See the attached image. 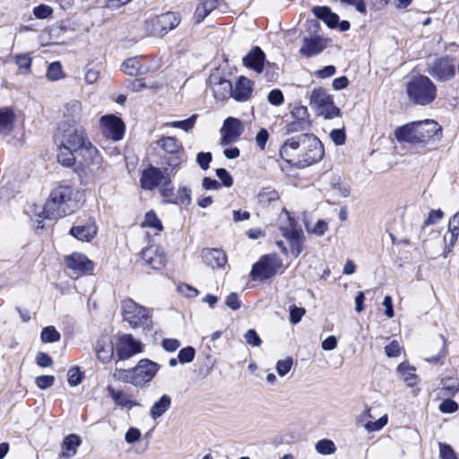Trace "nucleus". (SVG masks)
<instances>
[{"label": "nucleus", "instance_id": "1", "mask_svg": "<svg viewBox=\"0 0 459 459\" xmlns=\"http://www.w3.org/2000/svg\"><path fill=\"white\" fill-rule=\"evenodd\" d=\"M443 129L433 119L419 120L407 123L394 131L398 142H405L413 145L426 146L440 141Z\"/></svg>", "mask_w": 459, "mask_h": 459}, {"label": "nucleus", "instance_id": "2", "mask_svg": "<svg viewBox=\"0 0 459 459\" xmlns=\"http://www.w3.org/2000/svg\"><path fill=\"white\" fill-rule=\"evenodd\" d=\"M78 206L74 189L67 185H59L50 193L43 207V217L56 220L71 214Z\"/></svg>", "mask_w": 459, "mask_h": 459}, {"label": "nucleus", "instance_id": "3", "mask_svg": "<svg viewBox=\"0 0 459 459\" xmlns=\"http://www.w3.org/2000/svg\"><path fill=\"white\" fill-rule=\"evenodd\" d=\"M409 99L415 104L426 106L430 104L437 95V87L426 75L412 76L406 85Z\"/></svg>", "mask_w": 459, "mask_h": 459}, {"label": "nucleus", "instance_id": "4", "mask_svg": "<svg viewBox=\"0 0 459 459\" xmlns=\"http://www.w3.org/2000/svg\"><path fill=\"white\" fill-rule=\"evenodd\" d=\"M60 143L75 152H81L91 141L85 129L75 123L63 122L59 126Z\"/></svg>", "mask_w": 459, "mask_h": 459}, {"label": "nucleus", "instance_id": "5", "mask_svg": "<svg viewBox=\"0 0 459 459\" xmlns=\"http://www.w3.org/2000/svg\"><path fill=\"white\" fill-rule=\"evenodd\" d=\"M309 105L317 116L326 119H332L340 116V109L333 100V98L323 88L314 89L309 96Z\"/></svg>", "mask_w": 459, "mask_h": 459}, {"label": "nucleus", "instance_id": "6", "mask_svg": "<svg viewBox=\"0 0 459 459\" xmlns=\"http://www.w3.org/2000/svg\"><path fill=\"white\" fill-rule=\"evenodd\" d=\"M179 23V15L177 13L168 12L148 18L144 22V30L148 35L162 37L178 27Z\"/></svg>", "mask_w": 459, "mask_h": 459}, {"label": "nucleus", "instance_id": "7", "mask_svg": "<svg viewBox=\"0 0 459 459\" xmlns=\"http://www.w3.org/2000/svg\"><path fill=\"white\" fill-rule=\"evenodd\" d=\"M303 146L299 152L298 166L304 168L322 160L325 149L322 143L314 135L302 134Z\"/></svg>", "mask_w": 459, "mask_h": 459}, {"label": "nucleus", "instance_id": "8", "mask_svg": "<svg viewBox=\"0 0 459 459\" xmlns=\"http://www.w3.org/2000/svg\"><path fill=\"white\" fill-rule=\"evenodd\" d=\"M125 321L134 329L148 325L151 319L148 308L137 304L132 299H126L121 304Z\"/></svg>", "mask_w": 459, "mask_h": 459}, {"label": "nucleus", "instance_id": "9", "mask_svg": "<svg viewBox=\"0 0 459 459\" xmlns=\"http://www.w3.org/2000/svg\"><path fill=\"white\" fill-rule=\"evenodd\" d=\"M285 219L287 225L280 227L281 235L288 241L290 246V255L297 258L303 251L305 236L301 230L296 228V221L289 212H286Z\"/></svg>", "mask_w": 459, "mask_h": 459}, {"label": "nucleus", "instance_id": "10", "mask_svg": "<svg viewBox=\"0 0 459 459\" xmlns=\"http://www.w3.org/2000/svg\"><path fill=\"white\" fill-rule=\"evenodd\" d=\"M281 268L282 262L277 255H264L253 264L251 276L253 280H267L273 277Z\"/></svg>", "mask_w": 459, "mask_h": 459}, {"label": "nucleus", "instance_id": "11", "mask_svg": "<svg viewBox=\"0 0 459 459\" xmlns=\"http://www.w3.org/2000/svg\"><path fill=\"white\" fill-rule=\"evenodd\" d=\"M427 72L437 81H449L455 74L454 60L448 56L437 57L428 65Z\"/></svg>", "mask_w": 459, "mask_h": 459}, {"label": "nucleus", "instance_id": "12", "mask_svg": "<svg viewBox=\"0 0 459 459\" xmlns=\"http://www.w3.org/2000/svg\"><path fill=\"white\" fill-rule=\"evenodd\" d=\"M100 126L102 134L113 141H119L125 134L126 126L121 118L115 115H106L100 117Z\"/></svg>", "mask_w": 459, "mask_h": 459}, {"label": "nucleus", "instance_id": "13", "mask_svg": "<svg viewBox=\"0 0 459 459\" xmlns=\"http://www.w3.org/2000/svg\"><path fill=\"white\" fill-rule=\"evenodd\" d=\"M243 132V123L236 117H228L224 119L223 125L220 130L221 144L226 146L237 142Z\"/></svg>", "mask_w": 459, "mask_h": 459}, {"label": "nucleus", "instance_id": "14", "mask_svg": "<svg viewBox=\"0 0 459 459\" xmlns=\"http://www.w3.org/2000/svg\"><path fill=\"white\" fill-rule=\"evenodd\" d=\"M160 369V365L148 359H141L138 364L133 368L135 387H142L151 382Z\"/></svg>", "mask_w": 459, "mask_h": 459}, {"label": "nucleus", "instance_id": "15", "mask_svg": "<svg viewBox=\"0 0 459 459\" xmlns=\"http://www.w3.org/2000/svg\"><path fill=\"white\" fill-rule=\"evenodd\" d=\"M143 343L132 334L124 333L117 343V354L120 359H127L143 351Z\"/></svg>", "mask_w": 459, "mask_h": 459}, {"label": "nucleus", "instance_id": "16", "mask_svg": "<svg viewBox=\"0 0 459 459\" xmlns=\"http://www.w3.org/2000/svg\"><path fill=\"white\" fill-rule=\"evenodd\" d=\"M291 121L287 124L288 133L305 131L310 128L309 113L305 106H297L290 112Z\"/></svg>", "mask_w": 459, "mask_h": 459}, {"label": "nucleus", "instance_id": "17", "mask_svg": "<svg viewBox=\"0 0 459 459\" xmlns=\"http://www.w3.org/2000/svg\"><path fill=\"white\" fill-rule=\"evenodd\" d=\"M83 160V165L92 174H97L102 169V157L100 151L90 142L79 152Z\"/></svg>", "mask_w": 459, "mask_h": 459}, {"label": "nucleus", "instance_id": "18", "mask_svg": "<svg viewBox=\"0 0 459 459\" xmlns=\"http://www.w3.org/2000/svg\"><path fill=\"white\" fill-rule=\"evenodd\" d=\"M66 266L78 275L90 273L94 269V263L85 255L74 252L65 259Z\"/></svg>", "mask_w": 459, "mask_h": 459}, {"label": "nucleus", "instance_id": "19", "mask_svg": "<svg viewBox=\"0 0 459 459\" xmlns=\"http://www.w3.org/2000/svg\"><path fill=\"white\" fill-rule=\"evenodd\" d=\"M141 255L143 263L152 269L160 270L165 265V253L159 246L152 245L145 247Z\"/></svg>", "mask_w": 459, "mask_h": 459}, {"label": "nucleus", "instance_id": "20", "mask_svg": "<svg viewBox=\"0 0 459 459\" xmlns=\"http://www.w3.org/2000/svg\"><path fill=\"white\" fill-rule=\"evenodd\" d=\"M166 175L160 169L150 166L142 172L140 186L143 190L152 191L158 187L166 178Z\"/></svg>", "mask_w": 459, "mask_h": 459}, {"label": "nucleus", "instance_id": "21", "mask_svg": "<svg viewBox=\"0 0 459 459\" xmlns=\"http://www.w3.org/2000/svg\"><path fill=\"white\" fill-rule=\"evenodd\" d=\"M302 141V134L287 139L283 145L281 147V157L288 163L297 165L299 152H300V150L303 146Z\"/></svg>", "mask_w": 459, "mask_h": 459}, {"label": "nucleus", "instance_id": "22", "mask_svg": "<svg viewBox=\"0 0 459 459\" xmlns=\"http://www.w3.org/2000/svg\"><path fill=\"white\" fill-rule=\"evenodd\" d=\"M106 390L108 396L113 400L115 405L120 408L131 410L141 406V403L136 401L132 394L124 392L122 389L108 385Z\"/></svg>", "mask_w": 459, "mask_h": 459}, {"label": "nucleus", "instance_id": "23", "mask_svg": "<svg viewBox=\"0 0 459 459\" xmlns=\"http://www.w3.org/2000/svg\"><path fill=\"white\" fill-rule=\"evenodd\" d=\"M70 234L80 241L90 242L97 236L98 227L94 221L89 220L84 224L73 226Z\"/></svg>", "mask_w": 459, "mask_h": 459}, {"label": "nucleus", "instance_id": "24", "mask_svg": "<svg viewBox=\"0 0 459 459\" xmlns=\"http://www.w3.org/2000/svg\"><path fill=\"white\" fill-rule=\"evenodd\" d=\"M254 83L247 77L240 76L237 79L235 85H232L231 97L237 101L247 100L253 92Z\"/></svg>", "mask_w": 459, "mask_h": 459}, {"label": "nucleus", "instance_id": "25", "mask_svg": "<svg viewBox=\"0 0 459 459\" xmlns=\"http://www.w3.org/2000/svg\"><path fill=\"white\" fill-rule=\"evenodd\" d=\"M327 45V41L320 37L305 38L299 53L307 57L322 52Z\"/></svg>", "mask_w": 459, "mask_h": 459}, {"label": "nucleus", "instance_id": "26", "mask_svg": "<svg viewBox=\"0 0 459 459\" xmlns=\"http://www.w3.org/2000/svg\"><path fill=\"white\" fill-rule=\"evenodd\" d=\"M264 53L260 48L255 47L244 56L243 64L245 66L254 70L257 74H260L264 69Z\"/></svg>", "mask_w": 459, "mask_h": 459}, {"label": "nucleus", "instance_id": "27", "mask_svg": "<svg viewBox=\"0 0 459 459\" xmlns=\"http://www.w3.org/2000/svg\"><path fill=\"white\" fill-rule=\"evenodd\" d=\"M202 256L204 263L213 268L222 267L227 262L226 254L218 248L204 249Z\"/></svg>", "mask_w": 459, "mask_h": 459}, {"label": "nucleus", "instance_id": "28", "mask_svg": "<svg viewBox=\"0 0 459 459\" xmlns=\"http://www.w3.org/2000/svg\"><path fill=\"white\" fill-rule=\"evenodd\" d=\"M81 437L76 434H70L65 437L61 445L60 456L64 458L74 457L77 454V449L81 446Z\"/></svg>", "mask_w": 459, "mask_h": 459}, {"label": "nucleus", "instance_id": "29", "mask_svg": "<svg viewBox=\"0 0 459 459\" xmlns=\"http://www.w3.org/2000/svg\"><path fill=\"white\" fill-rule=\"evenodd\" d=\"M141 227L147 229V234L159 235L163 230L161 221L153 210L147 212L144 215Z\"/></svg>", "mask_w": 459, "mask_h": 459}, {"label": "nucleus", "instance_id": "30", "mask_svg": "<svg viewBox=\"0 0 459 459\" xmlns=\"http://www.w3.org/2000/svg\"><path fill=\"white\" fill-rule=\"evenodd\" d=\"M171 403V397L169 394H162L150 408V417L153 420L160 419L170 408Z\"/></svg>", "mask_w": 459, "mask_h": 459}, {"label": "nucleus", "instance_id": "31", "mask_svg": "<svg viewBox=\"0 0 459 459\" xmlns=\"http://www.w3.org/2000/svg\"><path fill=\"white\" fill-rule=\"evenodd\" d=\"M313 13L320 20L324 21L330 28H335L338 25L339 16L332 13L326 6H316L313 8Z\"/></svg>", "mask_w": 459, "mask_h": 459}, {"label": "nucleus", "instance_id": "32", "mask_svg": "<svg viewBox=\"0 0 459 459\" xmlns=\"http://www.w3.org/2000/svg\"><path fill=\"white\" fill-rule=\"evenodd\" d=\"M114 353V347L109 340H102L97 343L96 355L102 363H108L111 360Z\"/></svg>", "mask_w": 459, "mask_h": 459}, {"label": "nucleus", "instance_id": "33", "mask_svg": "<svg viewBox=\"0 0 459 459\" xmlns=\"http://www.w3.org/2000/svg\"><path fill=\"white\" fill-rule=\"evenodd\" d=\"M212 91L217 100H223L231 97L232 83L229 80H220L212 85Z\"/></svg>", "mask_w": 459, "mask_h": 459}, {"label": "nucleus", "instance_id": "34", "mask_svg": "<svg viewBox=\"0 0 459 459\" xmlns=\"http://www.w3.org/2000/svg\"><path fill=\"white\" fill-rule=\"evenodd\" d=\"M397 372L407 385L413 386L416 384L417 377L415 375L414 367H411L407 363H401L397 368Z\"/></svg>", "mask_w": 459, "mask_h": 459}, {"label": "nucleus", "instance_id": "35", "mask_svg": "<svg viewBox=\"0 0 459 459\" xmlns=\"http://www.w3.org/2000/svg\"><path fill=\"white\" fill-rule=\"evenodd\" d=\"M14 115L7 109H0V134H7L12 131L13 127Z\"/></svg>", "mask_w": 459, "mask_h": 459}, {"label": "nucleus", "instance_id": "36", "mask_svg": "<svg viewBox=\"0 0 459 459\" xmlns=\"http://www.w3.org/2000/svg\"><path fill=\"white\" fill-rule=\"evenodd\" d=\"M79 152H75L70 148L62 146L60 143V152L57 155V160L59 163H61L63 166L65 167H72L75 162L74 153Z\"/></svg>", "mask_w": 459, "mask_h": 459}, {"label": "nucleus", "instance_id": "37", "mask_svg": "<svg viewBox=\"0 0 459 459\" xmlns=\"http://www.w3.org/2000/svg\"><path fill=\"white\" fill-rule=\"evenodd\" d=\"M196 118H197L196 115H192L191 117H189L186 119L168 122V123L164 124V126H169L172 128H178L185 132H189L195 127Z\"/></svg>", "mask_w": 459, "mask_h": 459}, {"label": "nucleus", "instance_id": "38", "mask_svg": "<svg viewBox=\"0 0 459 459\" xmlns=\"http://www.w3.org/2000/svg\"><path fill=\"white\" fill-rule=\"evenodd\" d=\"M159 144L168 153L176 154L181 149V144L175 137L166 136L162 137Z\"/></svg>", "mask_w": 459, "mask_h": 459}, {"label": "nucleus", "instance_id": "39", "mask_svg": "<svg viewBox=\"0 0 459 459\" xmlns=\"http://www.w3.org/2000/svg\"><path fill=\"white\" fill-rule=\"evenodd\" d=\"M279 199V194L274 189L264 188L257 195V202L261 205H268L272 202Z\"/></svg>", "mask_w": 459, "mask_h": 459}, {"label": "nucleus", "instance_id": "40", "mask_svg": "<svg viewBox=\"0 0 459 459\" xmlns=\"http://www.w3.org/2000/svg\"><path fill=\"white\" fill-rule=\"evenodd\" d=\"M82 109V103L77 100H72L65 105V116L72 119L78 118L80 117Z\"/></svg>", "mask_w": 459, "mask_h": 459}, {"label": "nucleus", "instance_id": "41", "mask_svg": "<svg viewBox=\"0 0 459 459\" xmlns=\"http://www.w3.org/2000/svg\"><path fill=\"white\" fill-rule=\"evenodd\" d=\"M122 69L126 74L133 76L141 73L142 66L136 57H130L122 64Z\"/></svg>", "mask_w": 459, "mask_h": 459}, {"label": "nucleus", "instance_id": "42", "mask_svg": "<svg viewBox=\"0 0 459 459\" xmlns=\"http://www.w3.org/2000/svg\"><path fill=\"white\" fill-rule=\"evenodd\" d=\"M448 231L450 233L449 246L454 247L459 236V212H456L449 221Z\"/></svg>", "mask_w": 459, "mask_h": 459}, {"label": "nucleus", "instance_id": "43", "mask_svg": "<svg viewBox=\"0 0 459 459\" xmlns=\"http://www.w3.org/2000/svg\"><path fill=\"white\" fill-rule=\"evenodd\" d=\"M316 451L324 455H333L336 451V446L331 439H321L315 446Z\"/></svg>", "mask_w": 459, "mask_h": 459}, {"label": "nucleus", "instance_id": "44", "mask_svg": "<svg viewBox=\"0 0 459 459\" xmlns=\"http://www.w3.org/2000/svg\"><path fill=\"white\" fill-rule=\"evenodd\" d=\"M113 377L123 383L131 384L135 386L134 376L133 374V368L131 369H122L116 368Z\"/></svg>", "mask_w": 459, "mask_h": 459}, {"label": "nucleus", "instance_id": "45", "mask_svg": "<svg viewBox=\"0 0 459 459\" xmlns=\"http://www.w3.org/2000/svg\"><path fill=\"white\" fill-rule=\"evenodd\" d=\"M40 337L43 342L52 343L58 342L61 338V335L54 326H47L42 329Z\"/></svg>", "mask_w": 459, "mask_h": 459}, {"label": "nucleus", "instance_id": "46", "mask_svg": "<svg viewBox=\"0 0 459 459\" xmlns=\"http://www.w3.org/2000/svg\"><path fill=\"white\" fill-rule=\"evenodd\" d=\"M46 76L50 81H57L65 77L60 62H53L48 65Z\"/></svg>", "mask_w": 459, "mask_h": 459}, {"label": "nucleus", "instance_id": "47", "mask_svg": "<svg viewBox=\"0 0 459 459\" xmlns=\"http://www.w3.org/2000/svg\"><path fill=\"white\" fill-rule=\"evenodd\" d=\"M83 377V372L80 370L79 367H74L67 372V382L72 387L79 385L82 383Z\"/></svg>", "mask_w": 459, "mask_h": 459}, {"label": "nucleus", "instance_id": "48", "mask_svg": "<svg viewBox=\"0 0 459 459\" xmlns=\"http://www.w3.org/2000/svg\"><path fill=\"white\" fill-rule=\"evenodd\" d=\"M181 162L182 159L178 155L169 158L166 162L167 167L164 169V174L169 178L170 176L176 175Z\"/></svg>", "mask_w": 459, "mask_h": 459}, {"label": "nucleus", "instance_id": "49", "mask_svg": "<svg viewBox=\"0 0 459 459\" xmlns=\"http://www.w3.org/2000/svg\"><path fill=\"white\" fill-rule=\"evenodd\" d=\"M387 421H388V417L386 414H385L376 421L366 422L364 424V429L368 432L380 431L387 424Z\"/></svg>", "mask_w": 459, "mask_h": 459}, {"label": "nucleus", "instance_id": "50", "mask_svg": "<svg viewBox=\"0 0 459 459\" xmlns=\"http://www.w3.org/2000/svg\"><path fill=\"white\" fill-rule=\"evenodd\" d=\"M174 203L188 205L191 203V190L186 186H180Z\"/></svg>", "mask_w": 459, "mask_h": 459}, {"label": "nucleus", "instance_id": "51", "mask_svg": "<svg viewBox=\"0 0 459 459\" xmlns=\"http://www.w3.org/2000/svg\"><path fill=\"white\" fill-rule=\"evenodd\" d=\"M55 377L51 375L39 376L35 378L37 386L41 390L50 388L55 384Z\"/></svg>", "mask_w": 459, "mask_h": 459}, {"label": "nucleus", "instance_id": "52", "mask_svg": "<svg viewBox=\"0 0 459 459\" xmlns=\"http://www.w3.org/2000/svg\"><path fill=\"white\" fill-rule=\"evenodd\" d=\"M290 322L292 325L299 324L304 315L306 314V309L303 307H296L295 305L290 306Z\"/></svg>", "mask_w": 459, "mask_h": 459}, {"label": "nucleus", "instance_id": "53", "mask_svg": "<svg viewBox=\"0 0 459 459\" xmlns=\"http://www.w3.org/2000/svg\"><path fill=\"white\" fill-rule=\"evenodd\" d=\"M293 359L288 357L284 359H280L276 364V371L279 376L284 377L292 368Z\"/></svg>", "mask_w": 459, "mask_h": 459}, {"label": "nucleus", "instance_id": "54", "mask_svg": "<svg viewBox=\"0 0 459 459\" xmlns=\"http://www.w3.org/2000/svg\"><path fill=\"white\" fill-rule=\"evenodd\" d=\"M160 188V192L164 198H167L169 201L173 196L174 187L171 185V180L169 176L161 182V184L158 186Z\"/></svg>", "mask_w": 459, "mask_h": 459}, {"label": "nucleus", "instance_id": "55", "mask_svg": "<svg viewBox=\"0 0 459 459\" xmlns=\"http://www.w3.org/2000/svg\"><path fill=\"white\" fill-rule=\"evenodd\" d=\"M195 354V351L193 347L189 346V347L183 348L178 351V360L182 364L189 363L194 359Z\"/></svg>", "mask_w": 459, "mask_h": 459}, {"label": "nucleus", "instance_id": "56", "mask_svg": "<svg viewBox=\"0 0 459 459\" xmlns=\"http://www.w3.org/2000/svg\"><path fill=\"white\" fill-rule=\"evenodd\" d=\"M438 345L440 346L439 347V351L437 352V355L435 356H430L429 358H427V361L429 362H434V363H437L442 358H444L446 354V340L444 338V337H440L439 338V343Z\"/></svg>", "mask_w": 459, "mask_h": 459}, {"label": "nucleus", "instance_id": "57", "mask_svg": "<svg viewBox=\"0 0 459 459\" xmlns=\"http://www.w3.org/2000/svg\"><path fill=\"white\" fill-rule=\"evenodd\" d=\"M32 59L28 54H19L15 56V63L21 69L30 71Z\"/></svg>", "mask_w": 459, "mask_h": 459}, {"label": "nucleus", "instance_id": "58", "mask_svg": "<svg viewBox=\"0 0 459 459\" xmlns=\"http://www.w3.org/2000/svg\"><path fill=\"white\" fill-rule=\"evenodd\" d=\"M438 447L441 459H457L454 449L449 445L439 443Z\"/></svg>", "mask_w": 459, "mask_h": 459}, {"label": "nucleus", "instance_id": "59", "mask_svg": "<svg viewBox=\"0 0 459 459\" xmlns=\"http://www.w3.org/2000/svg\"><path fill=\"white\" fill-rule=\"evenodd\" d=\"M330 139L336 145H342L346 140V134L344 129H333L330 133Z\"/></svg>", "mask_w": 459, "mask_h": 459}, {"label": "nucleus", "instance_id": "60", "mask_svg": "<svg viewBox=\"0 0 459 459\" xmlns=\"http://www.w3.org/2000/svg\"><path fill=\"white\" fill-rule=\"evenodd\" d=\"M438 408L443 413H453L458 410V404L451 399H446L439 404Z\"/></svg>", "mask_w": 459, "mask_h": 459}, {"label": "nucleus", "instance_id": "61", "mask_svg": "<svg viewBox=\"0 0 459 459\" xmlns=\"http://www.w3.org/2000/svg\"><path fill=\"white\" fill-rule=\"evenodd\" d=\"M245 340L247 344H249L253 347H258L262 343V341H261L259 335L253 329H249L248 331H247V333H245Z\"/></svg>", "mask_w": 459, "mask_h": 459}, {"label": "nucleus", "instance_id": "62", "mask_svg": "<svg viewBox=\"0 0 459 459\" xmlns=\"http://www.w3.org/2000/svg\"><path fill=\"white\" fill-rule=\"evenodd\" d=\"M216 175L221 181L222 185L226 187H230L233 184V178L231 175L225 169H217Z\"/></svg>", "mask_w": 459, "mask_h": 459}, {"label": "nucleus", "instance_id": "63", "mask_svg": "<svg viewBox=\"0 0 459 459\" xmlns=\"http://www.w3.org/2000/svg\"><path fill=\"white\" fill-rule=\"evenodd\" d=\"M52 12H53L52 8L50 6L45 5V4H40L39 6H36L33 9V14L38 19L48 18V17H49L52 14Z\"/></svg>", "mask_w": 459, "mask_h": 459}, {"label": "nucleus", "instance_id": "64", "mask_svg": "<svg viewBox=\"0 0 459 459\" xmlns=\"http://www.w3.org/2000/svg\"><path fill=\"white\" fill-rule=\"evenodd\" d=\"M212 160L211 152H199L196 155V162L200 166L201 169L206 170L209 169L210 162Z\"/></svg>", "mask_w": 459, "mask_h": 459}]
</instances>
